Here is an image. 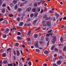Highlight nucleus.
<instances>
[{
  "label": "nucleus",
  "mask_w": 66,
  "mask_h": 66,
  "mask_svg": "<svg viewBox=\"0 0 66 66\" xmlns=\"http://www.w3.org/2000/svg\"><path fill=\"white\" fill-rule=\"evenodd\" d=\"M28 64V65H29V66H31L32 64L31 63V61H30V62H29Z\"/></svg>",
  "instance_id": "c756f323"
},
{
  "label": "nucleus",
  "mask_w": 66,
  "mask_h": 66,
  "mask_svg": "<svg viewBox=\"0 0 66 66\" xmlns=\"http://www.w3.org/2000/svg\"><path fill=\"white\" fill-rule=\"evenodd\" d=\"M5 12V8H3L2 9V12L3 13H4Z\"/></svg>",
  "instance_id": "423d86ee"
},
{
  "label": "nucleus",
  "mask_w": 66,
  "mask_h": 66,
  "mask_svg": "<svg viewBox=\"0 0 66 66\" xmlns=\"http://www.w3.org/2000/svg\"><path fill=\"white\" fill-rule=\"evenodd\" d=\"M12 29L13 30H14V31H15L16 30V28L15 27H14Z\"/></svg>",
  "instance_id": "3c124183"
},
{
  "label": "nucleus",
  "mask_w": 66,
  "mask_h": 66,
  "mask_svg": "<svg viewBox=\"0 0 66 66\" xmlns=\"http://www.w3.org/2000/svg\"><path fill=\"white\" fill-rule=\"evenodd\" d=\"M37 21V20H34L33 22V24H35V23H36V21Z\"/></svg>",
  "instance_id": "4468645a"
},
{
  "label": "nucleus",
  "mask_w": 66,
  "mask_h": 66,
  "mask_svg": "<svg viewBox=\"0 0 66 66\" xmlns=\"http://www.w3.org/2000/svg\"><path fill=\"white\" fill-rule=\"evenodd\" d=\"M55 45H53V46H52L51 47V48L52 50H53V49H54V48H55Z\"/></svg>",
  "instance_id": "9d476101"
},
{
  "label": "nucleus",
  "mask_w": 66,
  "mask_h": 66,
  "mask_svg": "<svg viewBox=\"0 0 66 66\" xmlns=\"http://www.w3.org/2000/svg\"><path fill=\"white\" fill-rule=\"evenodd\" d=\"M17 20L19 21L20 20V18H18L17 19Z\"/></svg>",
  "instance_id": "a18cd8bd"
},
{
  "label": "nucleus",
  "mask_w": 66,
  "mask_h": 66,
  "mask_svg": "<svg viewBox=\"0 0 66 66\" xmlns=\"http://www.w3.org/2000/svg\"><path fill=\"white\" fill-rule=\"evenodd\" d=\"M34 45L35 47L37 48V47H38V41H36V42H35Z\"/></svg>",
  "instance_id": "20e7f679"
},
{
  "label": "nucleus",
  "mask_w": 66,
  "mask_h": 66,
  "mask_svg": "<svg viewBox=\"0 0 66 66\" xmlns=\"http://www.w3.org/2000/svg\"><path fill=\"white\" fill-rule=\"evenodd\" d=\"M3 63L5 64H6L7 63V60H5L3 61Z\"/></svg>",
  "instance_id": "2eb2a0df"
},
{
  "label": "nucleus",
  "mask_w": 66,
  "mask_h": 66,
  "mask_svg": "<svg viewBox=\"0 0 66 66\" xmlns=\"http://www.w3.org/2000/svg\"><path fill=\"white\" fill-rule=\"evenodd\" d=\"M46 41H48V40H49V38H48L46 37Z\"/></svg>",
  "instance_id": "bf43d9fd"
},
{
  "label": "nucleus",
  "mask_w": 66,
  "mask_h": 66,
  "mask_svg": "<svg viewBox=\"0 0 66 66\" xmlns=\"http://www.w3.org/2000/svg\"><path fill=\"white\" fill-rule=\"evenodd\" d=\"M38 14L37 13H35L34 15L35 17H36L37 16V14Z\"/></svg>",
  "instance_id": "dca6fc26"
},
{
  "label": "nucleus",
  "mask_w": 66,
  "mask_h": 66,
  "mask_svg": "<svg viewBox=\"0 0 66 66\" xmlns=\"http://www.w3.org/2000/svg\"><path fill=\"white\" fill-rule=\"evenodd\" d=\"M24 4L25 3H21V6H23V5L24 4Z\"/></svg>",
  "instance_id": "864d4df0"
},
{
  "label": "nucleus",
  "mask_w": 66,
  "mask_h": 66,
  "mask_svg": "<svg viewBox=\"0 0 66 66\" xmlns=\"http://www.w3.org/2000/svg\"><path fill=\"white\" fill-rule=\"evenodd\" d=\"M47 15H45L44 16L43 18H45V19H46V18H47Z\"/></svg>",
  "instance_id": "09e8293b"
},
{
  "label": "nucleus",
  "mask_w": 66,
  "mask_h": 66,
  "mask_svg": "<svg viewBox=\"0 0 66 66\" xmlns=\"http://www.w3.org/2000/svg\"><path fill=\"white\" fill-rule=\"evenodd\" d=\"M2 6L3 7H4V6H6V4H5L4 3L3 4Z\"/></svg>",
  "instance_id": "603ef678"
},
{
  "label": "nucleus",
  "mask_w": 66,
  "mask_h": 66,
  "mask_svg": "<svg viewBox=\"0 0 66 66\" xmlns=\"http://www.w3.org/2000/svg\"><path fill=\"white\" fill-rule=\"evenodd\" d=\"M13 59L14 60H16V56H13Z\"/></svg>",
  "instance_id": "774afa93"
},
{
  "label": "nucleus",
  "mask_w": 66,
  "mask_h": 66,
  "mask_svg": "<svg viewBox=\"0 0 66 66\" xmlns=\"http://www.w3.org/2000/svg\"><path fill=\"white\" fill-rule=\"evenodd\" d=\"M45 22H46V21H43L42 22V24H43V23H45Z\"/></svg>",
  "instance_id": "e2e57ef3"
},
{
  "label": "nucleus",
  "mask_w": 66,
  "mask_h": 66,
  "mask_svg": "<svg viewBox=\"0 0 66 66\" xmlns=\"http://www.w3.org/2000/svg\"><path fill=\"white\" fill-rule=\"evenodd\" d=\"M36 51H37V52H40V51L39 49H36Z\"/></svg>",
  "instance_id": "37998d69"
},
{
  "label": "nucleus",
  "mask_w": 66,
  "mask_h": 66,
  "mask_svg": "<svg viewBox=\"0 0 66 66\" xmlns=\"http://www.w3.org/2000/svg\"><path fill=\"white\" fill-rule=\"evenodd\" d=\"M55 15L56 17H60V15H59V14H57V13H55Z\"/></svg>",
  "instance_id": "1a4fd4ad"
},
{
  "label": "nucleus",
  "mask_w": 66,
  "mask_h": 66,
  "mask_svg": "<svg viewBox=\"0 0 66 66\" xmlns=\"http://www.w3.org/2000/svg\"><path fill=\"white\" fill-rule=\"evenodd\" d=\"M3 23H5L6 24H7V21L6 20L3 22Z\"/></svg>",
  "instance_id": "a19ab883"
},
{
  "label": "nucleus",
  "mask_w": 66,
  "mask_h": 66,
  "mask_svg": "<svg viewBox=\"0 0 66 66\" xmlns=\"http://www.w3.org/2000/svg\"><path fill=\"white\" fill-rule=\"evenodd\" d=\"M23 22H20L19 23L20 26H22L23 25Z\"/></svg>",
  "instance_id": "a211bd4d"
},
{
  "label": "nucleus",
  "mask_w": 66,
  "mask_h": 66,
  "mask_svg": "<svg viewBox=\"0 0 66 66\" xmlns=\"http://www.w3.org/2000/svg\"><path fill=\"white\" fill-rule=\"evenodd\" d=\"M36 11V9L35 8H33L32 10V11L33 12H35Z\"/></svg>",
  "instance_id": "9b49d317"
},
{
  "label": "nucleus",
  "mask_w": 66,
  "mask_h": 66,
  "mask_svg": "<svg viewBox=\"0 0 66 66\" xmlns=\"http://www.w3.org/2000/svg\"><path fill=\"white\" fill-rule=\"evenodd\" d=\"M9 17H13V15L11 14H9Z\"/></svg>",
  "instance_id": "cd10ccee"
},
{
  "label": "nucleus",
  "mask_w": 66,
  "mask_h": 66,
  "mask_svg": "<svg viewBox=\"0 0 66 66\" xmlns=\"http://www.w3.org/2000/svg\"><path fill=\"white\" fill-rule=\"evenodd\" d=\"M44 53L46 54H48V51L46 50L44 51Z\"/></svg>",
  "instance_id": "5701e85b"
},
{
  "label": "nucleus",
  "mask_w": 66,
  "mask_h": 66,
  "mask_svg": "<svg viewBox=\"0 0 66 66\" xmlns=\"http://www.w3.org/2000/svg\"><path fill=\"white\" fill-rule=\"evenodd\" d=\"M17 34L18 35H21V33L20 32H17Z\"/></svg>",
  "instance_id": "6e6d98bb"
},
{
  "label": "nucleus",
  "mask_w": 66,
  "mask_h": 66,
  "mask_svg": "<svg viewBox=\"0 0 66 66\" xmlns=\"http://www.w3.org/2000/svg\"><path fill=\"white\" fill-rule=\"evenodd\" d=\"M18 7V6H17V5H15V6L14 9H15V10H17V9Z\"/></svg>",
  "instance_id": "393cba45"
},
{
  "label": "nucleus",
  "mask_w": 66,
  "mask_h": 66,
  "mask_svg": "<svg viewBox=\"0 0 66 66\" xmlns=\"http://www.w3.org/2000/svg\"><path fill=\"white\" fill-rule=\"evenodd\" d=\"M50 34V35H52V37H53V36H54V34H53V33L52 32Z\"/></svg>",
  "instance_id": "473e14b6"
},
{
  "label": "nucleus",
  "mask_w": 66,
  "mask_h": 66,
  "mask_svg": "<svg viewBox=\"0 0 66 66\" xmlns=\"http://www.w3.org/2000/svg\"><path fill=\"white\" fill-rule=\"evenodd\" d=\"M3 57H5L6 56V53H4L2 54Z\"/></svg>",
  "instance_id": "f3484780"
},
{
  "label": "nucleus",
  "mask_w": 66,
  "mask_h": 66,
  "mask_svg": "<svg viewBox=\"0 0 66 66\" xmlns=\"http://www.w3.org/2000/svg\"><path fill=\"white\" fill-rule=\"evenodd\" d=\"M61 63H62V61L60 60H59L57 61V65H60L61 64Z\"/></svg>",
  "instance_id": "6e6552de"
},
{
  "label": "nucleus",
  "mask_w": 66,
  "mask_h": 66,
  "mask_svg": "<svg viewBox=\"0 0 66 66\" xmlns=\"http://www.w3.org/2000/svg\"><path fill=\"white\" fill-rule=\"evenodd\" d=\"M22 16V14L21 13H20L18 14V16H19V17H20V16Z\"/></svg>",
  "instance_id": "58836bf2"
},
{
  "label": "nucleus",
  "mask_w": 66,
  "mask_h": 66,
  "mask_svg": "<svg viewBox=\"0 0 66 66\" xmlns=\"http://www.w3.org/2000/svg\"><path fill=\"white\" fill-rule=\"evenodd\" d=\"M2 3H3L2 1L1 0H0V6H1L2 5Z\"/></svg>",
  "instance_id": "f704fd0d"
},
{
  "label": "nucleus",
  "mask_w": 66,
  "mask_h": 66,
  "mask_svg": "<svg viewBox=\"0 0 66 66\" xmlns=\"http://www.w3.org/2000/svg\"><path fill=\"white\" fill-rule=\"evenodd\" d=\"M56 37H54L53 38V39H52L51 40V42L53 44H54L56 42Z\"/></svg>",
  "instance_id": "f03ea898"
},
{
  "label": "nucleus",
  "mask_w": 66,
  "mask_h": 66,
  "mask_svg": "<svg viewBox=\"0 0 66 66\" xmlns=\"http://www.w3.org/2000/svg\"><path fill=\"white\" fill-rule=\"evenodd\" d=\"M13 53H14V55H16V51H13Z\"/></svg>",
  "instance_id": "8fccbe9b"
},
{
  "label": "nucleus",
  "mask_w": 66,
  "mask_h": 66,
  "mask_svg": "<svg viewBox=\"0 0 66 66\" xmlns=\"http://www.w3.org/2000/svg\"><path fill=\"white\" fill-rule=\"evenodd\" d=\"M16 54L17 56H19L20 55V53H19V51L18 50H16Z\"/></svg>",
  "instance_id": "0eeeda50"
},
{
  "label": "nucleus",
  "mask_w": 66,
  "mask_h": 66,
  "mask_svg": "<svg viewBox=\"0 0 66 66\" xmlns=\"http://www.w3.org/2000/svg\"><path fill=\"white\" fill-rule=\"evenodd\" d=\"M50 34H46V36L47 37H49V36H50Z\"/></svg>",
  "instance_id": "7c9ffc66"
},
{
  "label": "nucleus",
  "mask_w": 66,
  "mask_h": 66,
  "mask_svg": "<svg viewBox=\"0 0 66 66\" xmlns=\"http://www.w3.org/2000/svg\"><path fill=\"white\" fill-rule=\"evenodd\" d=\"M64 57L63 56H62V55H61L60 56V57L59 58V60H61V59H63Z\"/></svg>",
  "instance_id": "ddd939ff"
},
{
  "label": "nucleus",
  "mask_w": 66,
  "mask_h": 66,
  "mask_svg": "<svg viewBox=\"0 0 66 66\" xmlns=\"http://www.w3.org/2000/svg\"><path fill=\"white\" fill-rule=\"evenodd\" d=\"M34 36L35 38H37V37L38 36H37V34H35L34 35Z\"/></svg>",
  "instance_id": "c9c22d12"
},
{
  "label": "nucleus",
  "mask_w": 66,
  "mask_h": 66,
  "mask_svg": "<svg viewBox=\"0 0 66 66\" xmlns=\"http://www.w3.org/2000/svg\"><path fill=\"white\" fill-rule=\"evenodd\" d=\"M11 49L10 48H9L7 50V51L8 52H9V51H11Z\"/></svg>",
  "instance_id": "de8ad7c7"
},
{
  "label": "nucleus",
  "mask_w": 66,
  "mask_h": 66,
  "mask_svg": "<svg viewBox=\"0 0 66 66\" xmlns=\"http://www.w3.org/2000/svg\"><path fill=\"white\" fill-rule=\"evenodd\" d=\"M41 2H42V3H45V1H44V0H42L40 1Z\"/></svg>",
  "instance_id": "ea45409f"
},
{
  "label": "nucleus",
  "mask_w": 66,
  "mask_h": 66,
  "mask_svg": "<svg viewBox=\"0 0 66 66\" xmlns=\"http://www.w3.org/2000/svg\"><path fill=\"white\" fill-rule=\"evenodd\" d=\"M22 10V9L20 8H19L18 9L17 11L18 12H20Z\"/></svg>",
  "instance_id": "aec40b11"
},
{
  "label": "nucleus",
  "mask_w": 66,
  "mask_h": 66,
  "mask_svg": "<svg viewBox=\"0 0 66 66\" xmlns=\"http://www.w3.org/2000/svg\"><path fill=\"white\" fill-rule=\"evenodd\" d=\"M49 12L50 13H54V12L51 10H50L49 11Z\"/></svg>",
  "instance_id": "6ab92c4d"
},
{
  "label": "nucleus",
  "mask_w": 66,
  "mask_h": 66,
  "mask_svg": "<svg viewBox=\"0 0 66 66\" xmlns=\"http://www.w3.org/2000/svg\"><path fill=\"white\" fill-rule=\"evenodd\" d=\"M31 10V7H29L27 8L26 10V12H30Z\"/></svg>",
  "instance_id": "39448f33"
},
{
  "label": "nucleus",
  "mask_w": 66,
  "mask_h": 66,
  "mask_svg": "<svg viewBox=\"0 0 66 66\" xmlns=\"http://www.w3.org/2000/svg\"><path fill=\"white\" fill-rule=\"evenodd\" d=\"M30 20H31L30 19V18H28L27 19V22H29V21H30Z\"/></svg>",
  "instance_id": "72a5a7b5"
},
{
  "label": "nucleus",
  "mask_w": 66,
  "mask_h": 66,
  "mask_svg": "<svg viewBox=\"0 0 66 66\" xmlns=\"http://www.w3.org/2000/svg\"><path fill=\"white\" fill-rule=\"evenodd\" d=\"M52 30H50L48 32V33H51V32H52Z\"/></svg>",
  "instance_id": "680f3d73"
},
{
  "label": "nucleus",
  "mask_w": 66,
  "mask_h": 66,
  "mask_svg": "<svg viewBox=\"0 0 66 66\" xmlns=\"http://www.w3.org/2000/svg\"><path fill=\"white\" fill-rule=\"evenodd\" d=\"M6 31H8V32H9V31H10V29L9 28H7L6 29Z\"/></svg>",
  "instance_id": "4c0bfd02"
},
{
  "label": "nucleus",
  "mask_w": 66,
  "mask_h": 66,
  "mask_svg": "<svg viewBox=\"0 0 66 66\" xmlns=\"http://www.w3.org/2000/svg\"><path fill=\"white\" fill-rule=\"evenodd\" d=\"M37 6V3H35L34 4V6L36 7Z\"/></svg>",
  "instance_id": "2f4dec72"
},
{
  "label": "nucleus",
  "mask_w": 66,
  "mask_h": 66,
  "mask_svg": "<svg viewBox=\"0 0 66 66\" xmlns=\"http://www.w3.org/2000/svg\"><path fill=\"white\" fill-rule=\"evenodd\" d=\"M8 32L6 31V30L4 31V33L5 34H7V33H8Z\"/></svg>",
  "instance_id": "4d7b16f0"
},
{
  "label": "nucleus",
  "mask_w": 66,
  "mask_h": 66,
  "mask_svg": "<svg viewBox=\"0 0 66 66\" xmlns=\"http://www.w3.org/2000/svg\"><path fill=\"white\" fill-rule=\"evenodd\" d=\"M37 12H40V8H39L37 9Z\"/></svg>",
  "instance_id": "5fc2aeb1"
},
{
  "label": "nucleus",
  "mask_w": 66,
  "mask_h": 66,
  "mask_svg": "<svg viewBox=\"0 0 66 66\" xmlns=\"http://www.w3.org/2000/svg\"><path fill=\"white\" fill-rule=\"evenodd\" d=\"M64 40V39H63V37H61V38H60V41L61 42H63Z\"/></svg>",
  "instance_id": "a878e982"
},
{
  "label": "nucleus",
  "mask_w": 66,
  "mask_h": 66,
  "mask_svg": "<svg viewBox=\"0 0 66 66\" xmlns=\"http://www.w3.org/2000/svg\"><path fill=\"white\" fill-rule=\"evenodd\" d=\"M66 46H65L63 49V51H66Z\"/></svg>",
  "instance_id": "4be33fe9"
},
{
  "label": "nucleus",
  "mask_w": 66,
  "mask_h": 66,
  "mask_svg": "<svg viewBox=\"0 0 66 66\" xmlns=\"http://www.w3.org/2000/svg\"><path fill=\"white\" fill-rule=\"evenodd\" d=\"M3 38H6V35H4L3 36Z\"/></svg>",
  "instance_id": "79ce46f5"
},
{
  "label": "nucleus",
  "mask_w": 66,
  "mask_h": 66,
  "mask_svg": "<svg viewBox=\"0 0 66 66\" xmlns=\"http://www.w3.org/2000/svg\"><path fill=\"white\" fill-rule=\"evenodd\" d=\"M10 6L11 7H12L13 6V4H12V3H11L10 4Z\"/></svg>",
  "instance_id": "e433bc0d"
},
{
  "label": "nucleus",
  "mask_w": 66,
  "mask_h": 66,
  "mask_svg": "<svg viewBox=\"0 0 66 66\" xmlns=\"http://www.w3.org/2000/svg\"><path fill=\"white\" fill-rule=\"evenodd\" d=\"M45 37L44 36H42L41 37V39L40 40V44H43V43H44V38Z\"/></svg>",
  "instance_id": "f257e3e1"
},
{
  "label": "nucleus",
  "mask_w": 66,
  "mask_h": 66,
  "mask_svg": "<svg viewBox=\"0 0 66 66\" xmlns=\"http://www.w3.org/2000/svg\"><path fill=\"white\" fill-rule=\"evenodd\" d=\"M19 45V43H16L14 45V46H18Z\"/></svg>",
  "instance_id": "b1692460"
},
{
  "label": "nucleus",
  "mask_w": 66,
  "mask_h": 66,
  "mask_svg": "<svg viewBox=\"0 0 66 66\" xmlns=\"http://www.w3.org/2000/svg\"><path fill=\"white\" fill-rule=\"evenodd\" d=\"M1 31H5V30L3 28H1Z\"/></svg>",
  "instance_id": "052dcab7"
},
{
  "label": "nucleus",
  "mask_w": 66,
  "mask_h": 66,
  "mask_svg": "<svg viewBox=\"0 0 66 66\" xmlns=\"http://www.w3.org/2000/svg\"><path fill=\"white\" fill-rule=\"evenodd\" d=\"M3 20V18H2L0 19V21H2Z\"/></svg>",
  "instance_id": "338daca9"
},
{
  "label": "nucleus",
  "mask_w": 66,
  "mask_h": 66,
  "mask_svg": "<svg viewBox=\"0 0 66 66\" xmlns=\"http://www.w3.org/2000/svg\"><path fill=\"white\" fill-rule=\"evenodd\" d=\"M31 30H30V31H29L28 32V35H30V33H31Z\"/></svg>",
  "instance_id": "c03bdc74"
},
{
  "label": "nucleus",
  "mask_w": 66,
  "mask_h": 66,
  "mask_svg": "<svg viewBox=\"0 0 66 66\" xmlns=\"http://www.w3.org/2000/svg\"><path fill=\"white\" fill-rule=\"evenodd\" d=\"M30 17L32 18V17H33V16H34V14H33V13H31L30 14Z\"/></svg>",
  "instance_id": "bb28decb"
},
{
  "label": "nucleus",
  "mask_w": 66,
  "mask_h": 66,
  "mask_svg": "<svg viewBox=\"0 0 66 66\" xmlns=\"http://www.w3.org/2000/svg\"><path fill=\"white\" fill-rule=\"evenodd\" d=\"M53 66H57V65H56V64L55 63H53Z\"/></svg>",
  "instance_id": "0e129e2a"
},
{
  "label": "nucleus",
  "mask_w": 66,
  "mask_h": 66,
  "mask_svg": "<svg viewBox=\"0 0 66 66\" xmlns=\"http://www.w3.org/2000/svg\"><path fill=\"white\" fill-rule=\"evenodd\" d=\"M27 39H28V40L29 41H30V40H31V39H30V38H27Z\"/></svg>",
  "instance_id": "69168bd1"
},
{
  "label": "nucleus",
  "mask_w": 66,
  "mask_h": 66,
  "mask_svg": "<svg viewBox=\"0 0 66 66\" xmlns=\"http://www.w3.org/2000/svg\"><path fill=\"white\" fill-rule=\"evenodd\" d=\"M8 66H12L13 64L12 63H9L8 64Z\"/></svg>",
  "instance_id": "c85d7f7f"
},
{
  "label": "nucleus",
  "mask_w": 66,
  "mask_h": 66,
  "mask_svg": "<svg viewBox=\"0 0 66 66\" xmlns=\"http://www.w3.org/2000/svg\"><path fill=\"white\" fill-rule=\"evenodd\" d=\"M54 50L55 51H59V50H58V49H57L55 48L54 49Z\"/></svg>",
  "instance_id": "49530a36"
},
{
  "label": "nucleus",
  "mask_w": 66,
  "mask_h": 66,
  "mask_svg": "<svg viewBox=\"0 0 66 66\" xmlns=\"http://www.w3.org/2000/svg\"><path fill=\"white\" fill-rule=\"evenodd\" d=\"M47 25L48 26H51V22L50 21H46Z\"/></svg>",
  "instance_id": "7ed1b4c3"
},
{
  "label": "nucleus",
  "mask_w": 66,
  "mask_h": 66,
  "mask_svg": "<svg viewBox=\"0 0 66 66\" xmlns=\"http://www.w3.org/2000/svg\"><path fill=\"white\" fill-rule=\"evenodd\" d=\"M13 4H16V3H17V1L16 0H13Z\"/></svg>",
  "instance_id": "f8f14e48"
},
{
  "label": "nucleus",
  "mask_w": 66,
  "mask_h": 66,
  "mask_svg": "<svg viewBox=\"0 0 66 66\" xmlns=\"http://www.w3.org/2000/svg\"><path fill=\"white\" fill-rule=\"evenodd\" d=\"M37 3L38 4V5H40V4L41 3V2H37Z\"/></svg>",
  "instance_id": "13d9d810"
},
{
  "label": "nucleus",
  "mask_w": 66,
  "mask_h": 66,
  "mask_svg": "<svg viewBox=\"0 0 66 66\" xmlns=\"http://www.w3.org/2000/svg\"><path fill=\"white\" fill-rule=\"evenodd\" d=\"M17 38L19 40H21L22 39V38L19 36L17 37Z\"/></svg>",
  "instance_id": "412c9836"
}]
</instances>
